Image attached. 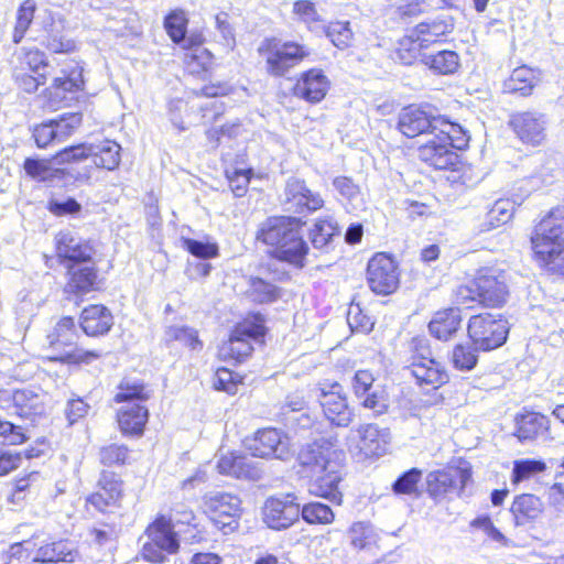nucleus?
I'll return each instance as SVG.
<instances>
[{
	"instance_id": "obj_1",
	"label": "nucleus",
	"mask_w": 564,
	"mask_h": 564,
	"mask_svg": "<svg viewBox=\"0 0 564 564\" xmlns=\"http://www.w3.org/2000/svg\"><path fill=\"white\" fill-rule=\"evenodd\" d=\"M300 474L311 478L308 492L340 505L343 494L338 486L343 480L345 453L325 438L301 448L297 455Z\"/></svg>"
},
{
	"instance_id": "obj_2",
	"label": "nucleus",
	"mask_w": 564,
	"mask_h": 564,
	"mask_svg": "<svg viewBox=\"0 0 564 564\" xmlns=\"http://www.w3.org/2000/svg\"><path fill=\"white\" fill-rule=\"evenodd\" d=\"M302 225L296 217H272L262 224L257 239L273 247V256L278 260L302 269L310 250L302 234Z\"/></svg>"
},
{
	"instance_id": "obj_3",
	"label": "nucleus",
	"mask_w": 564,
	"mask_h": 564,
	"mask_svg": "<svg viewBox=\"0 0 564 564\" xmlns=\"http://www.w3.org/2000/svg\"><path fill=\"white\" fill-rule=\"evenodd\" d=\"M435 124V132L419 147V158L436 170H456L460 163L456 150L468 145V132L443 116L436 117Z\"/></svg>"
},
{
	"instance_id": "obj_4",
	"label": "nucleus",
	"mask_w": 564,
	"mask_h": 564,
	"mask_svg": "<svg viewBox=\"0 0 564 564\" xmlns=\"http://www.w3.org/2000/svg\"><path fill=\"white\" fill-rule=\"evenodd\" d=\"M531 241L534 254L542 264L564 248V206L552 208L542 218Z\"/></svg>"
},
{
	"instance_id": "obj_5",
	"label": "nucleus",
	"mask_w": 564,
	"mask_h": 564,
	"mask_svg": "<svg viewBox=\"0 0 564 564\" xmlns=\"http://www.w3.org/2000/svg\"><path fill=\"white\" fill-rule=\"evenodd\" d=\"M121 147L111 140H102L98 143H80L59 151L54 161L57 164L69 163L91 158L99 169L116 170L121 161Z\"/></svg>"
},
{
	"instance_id": "obj_6",
	"label": "nucleus",
	"mask_w": 564,
	"mask_h": 564,
	"mask_svg": "<svg viewBox=\"0 0 564 564\" xmlns=\"http://www.w3.org/2000/svg\"><path fill=\"white\" fill-rule=\"evenodd\" d=\"M467 333L476 349L489 351L506 343L509 326L507 319L500 315L485 313L469 318Z\"/></svg>"
},
{
	"instance_id": "obj_7",
	"label": "nucleus",
	"mask_w": 564,
	"mask_h": 564,
	"mask_svg": "<svg viewBox=\"0 0 564 564\" xmlns=\"http://www.w3.org/2000/svg\"><path fill=\"white\" fill-rule=\"evenodd\" d=\"M259 53L265 59L267 72L274 77L284 76L310 55V51L304 45L291 41L278 43L274 40L263 42Z\"/></svg>"
},
{
	"instance_id": "obj_8",
	"label": "nucleus",
	"mask_w": 564,
	"mask_h": 564,
	"mask_svg": "<svg viewBox=\"0 0 564 564\" xmlns=\"http://www.w3.org/2000/svg\"><path fill=\"white\" fill-rule=\"evenodd\" d=\"M263 336L264 325L261 317L256 316L252 321L246 319L232 329L229 339L219 347V357L224 360L242 362L253 350L251 340L260 339Z\"/></svg>"
},
{
	"instance_id": "obj_9",
	"label": "nucleus",
	"mask_w": 564,
	"mask_h": 564,
	"mask_svg": "<svg viewBox=\"0 0 564 564\" xmlns=\"http://www.w3.org/2000/svg\"><path fill=\"white\" fill-rule=\"evenodd\" d=\"M205 512L224 534L232 533L238 528L241 514V500L238 496L210 491L204 497Z\"/></svg>"
},
{
	"instance_id": "obj_10",
	"label": "nucleus",
	"mask_w": 564,
	"mask_h": 564,
	"mask_svg": "<svg viewBox=\"0 0 564 564\" xmlns=\"http://www.w3.org/2000/svg\"><path fill=\"white\" fill-rule=\"evenodd\" d=\"M149 541L143 544L142 555L147 561L161 563L169 554L178 551L180 542L170 522L164 518L155 520L147 529Z\"/></svg>"
},
{
	"instance_id": "obj_11",
	"label": "nucleus",
	"mask_w": 564,
	"mask_h": 564,
	"mask_svg": "<svg viewBox=\"0 0 564 564\" xmlns=\"http://www.w3.org/2000/svg\"><path fill=\"white\" fill-rule=\"evenodd\" d=\"M367 282L372 292L388 295L399 285L398 267L387 253H376L367 265Z\"/></svg>"
},
{
	"instance_id": "obj_12",
	"label": "nucleus",
	"mask_w": 564,
	"mask_h": 564,
	"mask_svg": "<svg viewBox=\"0 0 564 564\" xmlns=\"http://www.w3.org/2000/svg\"><path fill=\"white\" fill-rule=\"evenodd\" d=\"M473 285L477 288L479 301L486 306L499 307L507 301V275L499 269H480Z\"/></svg>"
},
{
	"instance_id": "obj_13",
	"label": "nucleus",
	"mask_w": 564,
	"mask_h": 564,
	"mask_svg": "<svg viewBox=\"0 0 564 564\" xmlns=\"http://www.w3.org/2000/svg\"><path fill=\"white\" fill-rule=\"evenodd\" d=\"M509 126L518 139L528 145L539 147L546 138V116L540 111H518L510 116Z\"/></svg>"
},
{
	"instance_id": "obj_14",
	"label": "nucleus",
	"mask_w": 564,
	"mask_h": 564,
	"mask_svg": "<svg viewBox=\"0 0 564 564\" xmlns=\"http://www.w3.org/2000/svg\"><path fill=\"white\" fill-rule=\"evenodd\" d=\"M319 391V403L326 419L336 426H348L354 413L348 406L341 386L338 382L322 383Z\"/></svg>"
},
{
	"instance_id": "obj_15",
	"label": "nucleus",
	"mask_w": 564,
	"mask_h": 564,
	"mask_svg": "<svg viewBox=\"0 0 564 564\" xmlns=\"http://www.w3.org/2000/svg\"><path fill=\"white\" fill-rule=\"evenodd\" d=\"M324 205L322 196L311 191L303 180L292 177L286 182L283 207L289 213L307 214L321 209Z\"/></svg>"
},
{
	"instance_id": "obj_16",
	"label": "nucleus",
	"mask_w": 564,
	"mask_h": 564,
	"mask_svg": "<svg viewBox=\"0 0 564 564\" xmlns=\"http://www.w3.org/2000/svg\"><path fill=\"white\" fill-rule=\"evenodd\" d=\"M300 517V502L294 494L281 498H269L263 508V520L273 530L290 528Z\"/></svg>"
},
{
	"instance_id": "obj_17",
	"label": "nucleus",
	"mask_w": 564,
	"mask_h": 564,
	"mask_svg": "<svg viewBox=\"0 0 564 564\" xmlns=\"http://www.w3.org/2000/svg\"><path fill=\"white\" fill-rule=\"evenodd\" d=\"M247 446L252 456L261 458L284 459L290 453L288 437L276 429L259 430Z\"/></svg>"
},
{
	"instance_id": "obj_18",
	"label": "nucleus",
	"mask_w": 564,
	"mask_h": 564,
	"mask_svg": "<svg viewBox=\"0 0 564 564\" xmlns=\"http://www.w3.org/2000/svg\"><path fill=\"white\" fill-rule=\"evenodd\" d=\"M408 371L421 387L438 388L447 381V375L442 366L433 358L421 355H413Z\"/></svg>"
},
{
	"instance_id": "obj_19",
	"label": "nucleus",
	"mask_w": 564,
	"mask_h": 564,
	"mask_svg": "<svg viewBox=\"0 0 564 564\" xmlns=\"http://www.w3.org/2000/svg\"><path fill=\"white\" fill-rule=\"evenodd\" d=\"M437 116L429 115L426 111L408 107L399 116L398 128L402 134L408 138L429 134L435 132L434 127Z\"/></svg>"
},
{
	"instance_id": "obj_20",
	"label": "nucleus",
	"mask_w": 564,
	"mask_h": 564,
	"mask_svg": "<svg viewBox=\"0 0 564 564\" xmlns=\"http://www.w3.org/2000/svg\"><path fill=\"white\" fill-rule=\"evenodd\" d=\"M56 252L59 258L76 264L90 262L93 247L72 231H61L56 236Z\"/></svg>"
},
{
	"instance_id": "obj_21",
	"label": "nucleus",
	"mask_w": 564,
	"mask_h": 564,
	"mask_svg": "<svg viewBox=\"0 0 564 564\" xmlns=\"http://www.w3.org/2000/svg\"><path fill=\"white\" fill-rule=\"evenodd\" d=\"M329 82L321 69H310L302 74L294 85L293 91L308 102H319L328 90Z\"/></svg>"
},
{
	"instance_id": "obj_22",
	"label": "nucleus",
	"mask_w": 564,
	"mask_h": 564,
	"mask_svg": "<svg viewBox=\"0 0 564 564\" xmlns=\"http://www.w3.org/2000/svg\"><path fill=\"white\" fill-rule=\"evenodd\" d=\"M514 436L521 443L532 442L545 437L550 431V420L546 415L538 412H524L516 416Z\"/></svg>"
},
{
	"instance_id": "obj_23",
	"label": "nucleus",
	"mask_w": 564,
	"mask_h": 564,
	"mask_svg": "<svg viewBox=\"0 0 564 564\" xmlns=\"http://www.w3.org/2000/svg\"><path fill=\"white\" fill-rule=\"evenodd\" d=\"M99 490L87 498V502L104 512L107 507L117 506L122 497V482L110 471H104L98 481Z\"/></svg>"
},
{
	"instance_id": "obj_24",
	"label": "nucleus",
	"mask_w": 564,
	"mask_h": 564,
	"mask_svg": "<svg viewBox=\"0 0 564 564\" xmlns=\"http://www.w3.org/2000/svg\"><path fill=\"white\" fill-rule=\"evenodd\" d=\"M462 321L458 307L441 310L433 315L429 323V330L435 338L446 341L457 333Z\"/></svg>"
},
{
	"instance_id": "obj_25",
	"label": "nucleus",
	"mask_w": 564,
	"mask_h": 564,
	"mask_svg": "<svg viewBox=\"0 0 564 564\" xmlns=\"http://www.w3.org/2000/svg\"><path fill=\"white\" fill-rule=\"evenodd\" d=\"M80 326L88 336H99L109 332L112 326V315L102 305H90L84 308Z\"/></svg>"
},
{
	"instance_id": "obj_26",
	"label": "nucleus",
	"mask_w": 564,
	"mask_h": 564,
	"mask_svg": "<svg viewBox=\"0 0 564 564\" xmlns=\"http://www.w3.org/2000/svg\"><path fill=\"white\" fill-rule=\"evenodd\" d=\"M544 506L541 499L531 494L517 496L511 505L510 511L514 518L517 527L538 519L543 512Z\"/></svg>"
},
{
	"instance_id": "obj_27",
	"label": "nucleus",
	"mask_w": 564,
	"mask_h": 564,
	"mask_svg": "<svg viewBox=\"0 0 564 564\" xmlns=\"http://www.w3.org/2000/svg\"><path fill=\"white\" fill-rule=\"evenodd\" d=\"M148 417V409L139 403L126 404L118 412V423L123 434L141 435Z\"/></svg>"
},
{
	"instance_id": "obj_28",
	"label": "nucleus",
	"mask_w": 564,
	"mask_h": 564,
	"mask_svg": "<svg viewBox=\"0 0 564 564\" xmlns=\"http://www.w3.org/2000/svg\"><path fill=\"white\" fill-rule=\"evenodd\" d=\"M45 399L44 394L29 388L14 390L12 393V402L17 413L28 419L45 412Z\"/></svg>"
},
{
	"instance_id": "obj_29",
	"label": "nucleus",
	"mask_w": 564,
	"mask_h": 564,
	"mask_svg": "<svg viewBox=\"0 0 564 564\" xmlns=\"http://www.w3.org/2000/svg\"><path fill=\"white\" fill-rule=\"evenodd\" d=\"M539 75L538 70L525 65L517 67L512 70L510 77L505 80L503 90L510 94L529 96L540 82Z\"/></svg>"
},
{
	"instance_id": "obj_30",
	"label": "nucleus",
	"mask_w": 564,
	"mask_h": 564,
	"mask_svg": "<svg viewBox=\"0 0 564 564\" xmlns=\"http://www.w3.org/2000/svg\"><path fill=\"white\" fill-rule=\"evenodd\" d=\"M68 273L70 275L66 285V291L75 294L87 293L93 290L97 273L96 269L89 262H78L68 265Z\"/></svg>"
},
{
	"instance_id": "obj_31",
	"label": "nucleus",
	"mask_w": 564,
	"mask_h": 564,
	"mask_svg": "<svg viewBox=\"0 0 564 564\" xmlns=\"http://www.w3.org/2000/svg\"><path fill=\"white\" fill-rule=\"evenodd\" d=\"M453 29V20L449 17H441L430 22L419 23L412 31L429 48L431 44L440 42L442 37L451 33Z\"/></svg>"
},
{
	"instance_id": "obj_32",
	"label": "nucleus",
	"mask_w": 564,
	"mask_h": 564,
	"mask_svg": "<svg viewBox=\"0 0 564 564\" xmlns=\"http://www.w3.org/2000/svg\"><path fill=\"white\" fill-rule=\"evenodd\" d=\"M561 166L557 159L550 154H538L534 158V171L529 177L533 186L552 184L561 175Z\"/></svg>"
},
{
	"instance_id": "obj_33",
	"label": "nucleus",
	"mask_w": 564,
	"mask_h": 564,
	"mask_svg": "<svg viewBox=\"0 0 564 564\" xmlns=\"http://www.w3.org/2000/svg\"><path fill=\"white\" fill-rule=\"evenodd\" d=\"M423 64L434 73L441 75L454 74L459 66V56L451 50H442L436 53L423 55Z\"/></svg>"
},
{
	"instance_id": "obj_34",
	"label": "nucleus",
	"mask_w": 564,
	"mask_h": 564,
	"mask_svg": "<svg viewBox=\"0 0 564 564\" xmlns=\"http://www.w3.org/2000/svg\"><path fill=\"white\" fill-rule=\"evenodd\" d=\"M75 322L72 317H63L47 335L48 346L53 349L72 348L76 344Z\"/></svg>"
},
{
	"instance_id": "obj_35",
	"label": "nucleus",
	"mask_w": 564,
	"mask_h": 564,
	"mask_svg": "<svg viewBox=\"0 0 564 564\" xmlns=\"http://www.w3.org/2000/svg\"><path fill=\"white\" fill-rule=\"evenodd\" d=\"M73 549L68 541H56L41 546L33 558L37 563L73 562Z\"/></svg>"
},
{
	"instance_id": "obj_36",
	"label": "nucleus",
	"mask_w": 564,
	"mask_h": 564,
	"mask_svg": "<svg viewBox=\"0 0 564 564\" xmlns=\"http://www.w3.org/2000/svg\"><path fill=\"white\" fill-rule=\"evenodd\" d=\"M426 50L425 44L411 30L409 35L399 42L397 54L399 59L405 65H411L417 61L423 64V55H427Z\"/></svg>"
},
{
	"instance_id": "obj_37",
	"label": "nucleus",
	"mask_w": 564,
	"mask_h": 564,
	"mask_svg": "<svg viewBox=\"0 0 564 564\" xmlns=\"http://www.w3.org/2000/svg\"><path fill=\"white\" fill-rule=\"evenodd\" d=\"M63 21L56 20L48 29L41 43L53 53H69L75 50V42L63 34Z\"/></svg>"
},
{
	"instance_id": "obj_38",
	"label": "nucleus",
	"mask_w": 564,
	"mask_h": 564,
	"mask_svg": "<svg viewBox=\"0 0 564 564\" xmlns=\"http://www.w3.org/2000/svg\"><path fill=\"white\" fill-rule=\"evenodd\" d=\"M360 449L367 456H379L384 452L386 442L377 425L366 424L358 429Z\"/></svg>"
},
{
	"instance_id": "obj_39",
	"label": "nucleus",
	"mask_w": 564,
	"mask_h": 564,
	"mask_svg": "<svg viewBox=\"0 0 564 564\" xmlns=\"http://www.w3.org/2000/svg\"><path fill=\"white\" fill-rule=\"evenodd\" d=\"M513 215V204L508 199H498L486 214L481 231H489L507 224Z\"/></svg>"
},
{
	"instance_id": "obj_40",
	"label": "nucleus",
	"mask_w": 564,
	"mask_h": 564,
	"mask_svg": "<svg viewBox=\"0 0 564 564\" xmlns=\"http://www.w3.org/2000/svg\"><path fill=\"white\" fill-rule=\"evenodd\" d=\"M336 235H339V228L330 217L316 220L310 231L311 242L315 249L327 248Z\"/></svg>"
},
{
	"instance_id": "obj_41",
	"label": "nucleus",
	"mask_w": 564,
	"mask_h": 564,
	"mask_svg": "<svg viewBox=\"0 0 564 564\" xmlns=\"http://www.w3.org/2000/svg\"><path fill=\"white\" fill-rule=\"evenodd\" d=\"M23 166L25 173L39 182H47L53 181L54 178H62L65 173L63 169H53L51 161L47 160L28 158L24 161Z\"/></svg>"
},
{
	"instance_id": "obj_42",
	"label": "nucleus",
	"mask_w": 564,
	"mask_h": 564,
	"mask_svg": "<svg viewBox=\"0 0 564 564\" xmlns=\"http://www.w3.org/2000/svg\"><path fill=\"white\" fill-rule=\"evenodd\" d=\"M18 67L21 70H31L33 74L46 73L48 67L45 55L37 48H20L15 54Z\"/></svg>"
},
{
	"instance_id": "obj_43",
	"label": "nucleus",
	"mask_w": 564,
	"mask_h": 564,
	"mask_svg": "<svg viewBox=\"0 0 564 564\" xmlns=\"http://www.w3.org/2000/svg\"><path fill=\"white\" fill-rule=\"evenodd\" d=\"M426 485L430 496L436 499L455 487V477L452 470L431 471L426 477Z\"/></svg>"
},
{
	"instance_id": "obj_44",
	"label": "nucleus",
	"mask_w": 564,
	"mask_h": 564,
	"mask_svg": "<svg viewBox=\"0 0 564 564\" xmlns=\"http://www.w3.org/2000/svg\"><path fill=\"white\" fill-rule=\"evenodd\" d=\"M300 516L310 524H329L335 514L329 506L322 502H308L300 507Z\"/></svg>"
},
{
	"instance_id": "obj_45",
	"label": "nucleus",
	"mask_w": 564,
	"mask_h": 564,
	"mask_svg": "<svg viewBox=\"0 0 564 564\" xmlns=\"http://www.w3.org/2000/svg\"><path fill=\"white\" fill-rule=\"evenodd\" d=\"M150 398V392L144 384L137 380L124 379L119 386V392L115 397L118 403H135L134 401H145Z\"/></svg>"
},
{
	"instance_id": "obj_46",
	"label": "nucleus",
	"mask_w": 564,
	"mask_h": 564,
	"mask_svg": "<svg viewBox=\"0 0 564 564\" xmlns=\"http://www.w3.org/2000/svg\"><path fill=\"white\" fill-rule=\"evenodd\" d=\"M326 36L339 50L350 46L352 41V31L348 21H336L323 26Z\"/></svg>"
},
{
	"instance_id": "obj_47",
	"label": "nucleus",
	"mask_w": 564,
	"mask_h": 564,
	"mask_svg": "<svg viewBox=\"0 0 564 564\" xmlns=\"http://www.w3.org/2000/svg\"><path fill=\"white\" fill-rule=\"evenodd\" d=\"M164 28L176 44L185 41L187 18L185 12L182 10H174L164 20Z\"/></svg>"
},
{
	"instance_id": "obj_48",
	"label": "nucleus",
	"mask_w": 564,
	"mask_h": 564,
	"mask_svg": "<svg viewBox=\"0 0 564 564\" xmlns=\"http://www.w3.org/2000/svg\"><path fill=\"white\" fill-rule=\"evenodd\" d=\"M477 350L474 345H456L452 352L453 366L463 371L474 369L478 361Z\"/></svg>"
},
{
	"instance_id": "obj_49",
	"label": "nucleus",
	"mask_w": 564,
	"mask_h": 564,
	"mask_svg": "<svg viewBox=\"0 0 564 564\" xmlns=\"http://www.w3.org/2000/svg\"><path fill=\"white\" fill-rule=\"evenodd\" d=\"M546 469V464L539 459H520L513 463L512 477L513 484H519L531 476L542 473Z\"/></svg>"
},
{
	"instance_id": "obj_50",
	"label": "nucleus",
	"mask_w": 564,
	"mask_h": 564,
	"mask_svg": "<svg viewBox=\"0 0 564 564\" xmlns=\"http://www.w3.org/2000/svg\"><path fill=\"white\" fill-rule=\"evenodd\" d=\"M164 340L167 344L172 341H180L192 349L202 347V343L197 337L196 330L186 326H170L165 330Z\"/></svg>"
},
{
	"instance_id": "obj_51",
	"label": "nucleus",
	"mask_w": 564,
	"mask_h": 564,
	"mask_svg": "<svg viewBox=\"0 0 564 564\" xmlns=\"http://www.w3.org/2000/svg\"><path fill=\"white\" fill-rule=\"evenodd\" d=\"M470 525L473 528L481 530L491 541L496 542L501 547H510L513 543L508 539L498 528L495 527L494 522L488 516H480L475 518Z\"/></svg>"
},
{
	"instance_id": "obj_52",
	"label": "nucleus",
	"mask_w": 564,
	"mask_h": 564,
	"mask_svg": "<svg viewBox=\"0 0 564 564\" xmlns=\"http://www.w3.org/2000/svg\"><path fill=\"white\" fill-rule=\"evenodd\" d=\"M347 323L354 333L367 334L373 328L372 318L367 315L359 304L351 303L347 312Z\"/></svg>"
},
{
	"instance_id": "obj_53",
	"label": "nucleus",
	"mask_w": 564,
	"mask_h": 564,
	"mask_svg": "<svg viewBox=\"0 0 564 564\" xmlns=\"http://www.w3.org/2000/svg\"><path fill=\"white\" fill-rule=\"evenodd\" d=\"M249 292L253 301L258 303H270L279 296L276 286L260 278L250 279Z\"/></svg>"
},
{
	"instance_id": "obj_54",
	"label": "nucleus",
	"mask_w": 564,
	"mask_h": 564,
	"mask_svg": "<svg viewBox=\"0 0 564 564\" xmlns=\"http://www.w3.org/2000/svg\"><path fill=\"white\" fill-rule=\"evenodd\" d=\"M34 12H35V3L32 0H26L20 6V8L18 10V15H17V24H15L14 33H13V42L14 43L18 44L23 39L25 32L28 31V29L33 20Z\"/></svg>"
},
{
	"instance_id": "obj_55",
	"label": "nucleus",
	"mask_w": 564,
	"mask_h": 564,
	"mask_svg": "<svg viewBox=\"0 0 564 564\" xmlns=\"http://www.w3.org/2000/svg\"><path fill=\"white\" fill-rule=\"evenodd\" d=\"M421 477L422 471L420 469L411 468L398 477L393 482L392 489L397 495H412L416 492Z\"/></svg>"
},
{
	"instance_id": "obj_56",
	"label": "nucleus",
	"mask_w": 564,
	"mask_h": 564,
	"mask_svg": "<svg viewBox=\"0 0 564 564\" xmlns=\"http://www.w3.org/2000/svg\"><path fill=\"white\" fill-rule=\"evenodd\" d=\"M54 124L57 141H63L69 137L82 123V115L70 112L61 116L57 120H52Z\"/></svg>"
},
{
	"instance_id": "obj_57",
	"label": "nucleus",
	"mask_w": 564,
	"mask_h": 564,
	"mask_svg": "<svg viewBox=\"0 0 564 564\" xmlns=\"http://www.w3.org/2000/svg\"><path fill=\"white\" fill-rule=\"evenodd\" d=\"M252 170H226V177L229 182V186L236 197H242L248 188Z\"/></svg>"
},
{
	"instance_id": "obj_58",
	"label": "nucleus",
	"mask_w": 564,
	"mask_h": 564,
	"mask_svg": "<svg viewBox=\"0 0 564 564\" xmlns=\"http://www.w3.org/2000/svg\"><path fill=\"white\" fill-rule=\"evenodd\" d=\"M183 243L191 254L200 259H210L218 254V246L213 242L186 238Z\"/></svg>"
},
{
	"instance_id": "obj_59",
	"label": "nucleus",
	"mask_w": 564,
	"mask_h": 564,
	"mask_svg": "<svg viewBox=\"0 0 564 564\" xmlns=\"http://www.w3.org/2000/svg\"><path fill=\"white\" fill-rule=\"evenodd\" d=\"M101 356V352L97 350H84L79 348H72L69 350H65L59 355H54L51 358L54 360H63L68 362H85L90 364L94 360L98 359Z\"/></svg>"
},
{
	"instance_id": "obj_60",
	"label": "nucleus",
	"mask_w": 564,
	"mask_h": 564,
	"mask_svg": "<svg viewBox=\"0 0 564 564\" xmlns=\"http://www.w3.org/2000/svg\"><path fill=\"white\" fill-rule=\"evenodd\" d=\"M360 400L364 408L372 410L377 415L384 413L388 409L384 392L378 387L367 392Z\"/></svg>"
},
{
	"instance_id": "obj_61",
	"label": "nucleus",
	"mask_w": 564,
	"mask_h": 564,
	"mask_svg": "<svg viewBox=\"0 0 564 564\" xmlns=\"http://www.w3.org/2000/svg\"><path fill=\"white\" fill-rule=\"evenodd\" d=\"M349 535L352 546L362 550L370 543L372 528L367 522H356L351 525Z\"/></svg>"
},
{
	"instance_id": "obj_62",
	"label": "nucleus",
	"mask_w": 564,
	"mask_h": 564,
	"mask_svg": "<svg viewBox=\"0 0 564 564\" xmlns=\"http://www.w3.org/2000/svg\"><path fill=\"white\" fill-rule=\"evenodd\" d=\"M128 452L124 445L110 444L100 449V462L107 466L123 464L128 457Z\"/></svg>"
},
{
	"instance_id": "obj_63",
	"label": "nucleus",
	"mask_w": 564,
	"mask_h": 564,
	"mask_svg": "<svg viewBox=\"0 0 564 564\" xmlns=\"http://www.w3.org/2000/svg\"><path fill=\"white\" fill-rule=\"evenodd\" d=\"M335 189L339 193L343 199L348 202L357 200L360 196V188L350 177L337 176L333 181Z\"/></svg>"
},
{
	"instance_id": "obj_64",
	"label": "nucleus",
	"mask_w": 564,
	"mask_h": 564,
	"mask_svg": "<svg viewBox=\"0 0 564 564\" xmlns=\"http://www.w3.org/2000/svg\"><path fill=\"white\" fill-rule=\"evenodd\" d=\"M375 378L373 375L368 370H358L355 372L352 378V390L355 395L358 399H361L367 392L375 389L373 387Z\"/></svg>"
}]
</instances>
